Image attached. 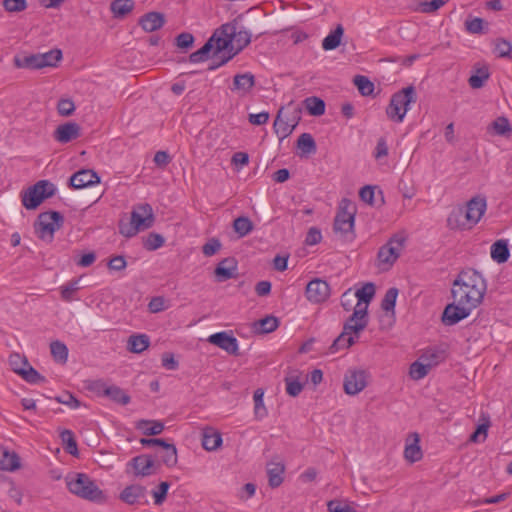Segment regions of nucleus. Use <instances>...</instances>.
Wrapping results in <instances>:
<instances>
[{
    "label": "nucleus",
    "instance_id": "obj_1",
    "mask_svg": "<svg viewBox=\"0 0 512 512\" xmlns=\"http://www.w3.org/2000/svg\"><path fill=\"white\" fill-rule=\"evenodd\" d=\"M487 284L475 269L462 270L452 284V297L456 303L469 304L476 308L483 300Z\"/></svg>",
    "mask_w": 512,
    "mask_h": 512
},
{
    "label": "nucleus",
    "instance_id": "obj_2",
    "mask_svg": "<svg viewBox=\"0 0 512 512\" xmlns=\"http://www.w3.org/2000/svg\"><path fill=\"white\" fill-rule=\"evenodd\" d=\"M67 489L77 497L95 503L106 501L104 492L85 473L72 472L65 477Z\"/></svg>",
    "mask_w": 512,
    "mask_h": 512
},
{
    "label": "nucleus",
    "instance_id": "obj_3",
    "mask_svg": "<svg viewBox=\"0 0 512 512\" xmlns=\"http://www.w3.org/2000/svg\"><path fill=\"white\" fill-rule=\"evenodd\" d=\"M416 101L417 92L414 86L410 85L399 90L391 96L390 102L386 107L387 117L395 123L403 122L410 104Z\"/></svg>",
    "mask_w": 512,
    "mask_h": 512
},
{
    "label": "nucleus",
    "instance_id": "obj_4",
    "mask_svg": "<svg viewBox=\"0 0 512 512\" xmlns=\"http://www.w3.org/2000/svg\"><path fill=\"white\" fill-rule=\"evenodd\" d=\"M355 208L347 199H343L337 212L333 229L344 241H352L354 233Z\"/></svg>",
    "mask_w": 512,
    "mask_h": 512
},
{
    "label": "nucleus",
    "instance_id": "obj_5",
    "mask_svg": "<svg viewBox=\"0 0 512 512\" xmlns=\"http://www.w3.org/2000/svg\"><path fill=\"white\" fill-rule=\"evenodd\" d=\"M63 222L64 217L60 212H43L39 214L34 223L35 233L41 240L51 243L54 239L55 231L62 226Z\"/></svg>",
    "mask_w": 512,
    "mask_h": 512
},
{
    "label": "nucleus",
    "instance_id": "obj_6",
    "mask_svg": "<svg viewBox=\"0 0 512 512\" xmlns=\"http://www.w3.org/2000/svg\"><path fill=\"white\" fill-rule=\"evenodd\" d=\"M56 187L48 180H40L22 193V204L28 210L36 209L45 199L52 197Z\"/></svg>",
    "mask_w": 512,
    "mask_h": 512
},
{
    "label": "nucleus",
    "instance_id": "obj_7",
    "mask_svg": "<svg viewBox=\"0 0 512 512\" xmlns=\"http://www.w3.org/2000/svg\"><path fill=\"white\" fill-rule=\"evenodd\" d=\"M369 374L363 369H348L344 375L343 389L347 395L355 396L368 384Z\"/></svg>",
    "mask_w": 512,
    "mask_h": 512
},
{
    "label": "nucleus",
    "instance_id": "obj_8",
    "mask_svg": "<svg viewBox=\"0 0 512 512\" xmlns=\"http://www.w3.org/2000/svg\"><path fill=\"white\" fill-rule=\"evenodd\" d=\"M405 241L404 235H393L386 244L380 247L377 254L378 260L383 264L392 265L400 256Z\"/></svg>",
    "mask_w": 512,
    "mask_h": 512
},
{
    "label": "nucleus",
    "instance_id": "obj_9",
    "mask_svg": "<svg viewBox=\"0 0 512 512\" xmlns=\"http://www.w3.org/2000/svg\"><path fill=\"white\" fill-rule=\"evenodd\" d=\"M475 309L469 304H459L454 300L448 304L442 313V322L444 325L452 326L467 318L471 311Z\"/></svg>",
    "mask_w": 512,
    "mask_h": 512
},
{
    "label": "nucleus",
    "instance_id": "obj_10",
    "mask_svg": "<svg viewBox=\"0 0 512 512\" xmlns=\"http://www.w3.org/2000/svg\"><path fill=\"white\" fill-rule=\"evenodd\" d=\"M251 42V33L245 29L237 30L235 27V36L233 39L234 49L226 57H223L218 63L210 65L208 70L212 71L217 69L218 67L226 64L229 60H231L235 55L241 52L246 46H248Z\"/></svg>",
    "mask_w": 512,
    "mask_h": 512
},
{
    "label": "nucleus",
    "instance_id": "obj_11",
    "mask_svg": "<svg viewBox=\"0 0 512 512\" xmlns=\"http://www.w3.org/2000/svg\"><path fill=\"white\" fill-rule=\"evenodd\" d=\"M305 294L310 302L322 303L330 296V286L326 281L316 278L307 284Z\"/></svg>",
    "mask_w": 512,
    "mask_h": 512
},
{
    "label": "nucleus",
    "instance_id": "obj_12",
    "mask_svg": "<svg viewBox=\"0 0 512 512\" xmlns=\"http://www.w3.org/2000/svg\"><path fill=\"white\" fill-rule=\"evenodd\" d=\"M486 207L487 203L483 197H474L467 203L466 207L464 208V215L465 220L469 224V228H472L480 221L486 210Z\"/></svg>",
    "mask_w": 512,
    "mask_h": 512
},
{
    "label": "nucleus",
    "instance_id": "obj_13",
    "mask_svg": "<svg viewBox=\"0 0 512 512\" xmlns=\"http://www.w3.org/2000/svg\"><path fill=\"white\" fill-rule=\"evenodd\" d=\"M130 219L139 231L150 228L154 222L152 207L147 203L139 205L131 212Z\"/></svg>",
    "mask_w": 512,
    "mask_h": 512
},
{
    "label": "nucleus",
    "instance_id": "obj_14",
    "mask_svg": "<svg viewBox=\"0 0 512 512\" xmlns=\"http://www.w3.org/2000/svg\"><path fill=\"white\" fill-rule=\"evenodd\" d=\"M100 183V177L91 169H81L69 178V186L73 189H82Z\"/></svg>",
    "mask_w": 512,
    "mask_h": 512
},
{
    "label": "nucleus",
    "instance_id": "obj_15",
    "mask_svg": "<svg viewBox=\"0 0 512 512\" xmlns=\"http://www.w3.org/2000/svg\"><path fill=\"white\" fill-rule=\"evenodd\" d=\"M129 465L132 466L135 475L150 476L156 473V463L153 455L142 454L132 458Z\"/></svg>",
    "mask_w": 512,
    "mask_h": 512
},
{
    "label": "nucleus",
    "instance_id": "obj_16",
    "mask_svg": "<svg viewBox=\"0 0 512 512\" xmlns=\"http://www.w3.org/2000/svg\"><path fill=\"white\" fill-rule=\"evenodd\" d=\"M208 341L223 349L231 355H238V341L237 339L227 334L226 332H218L209 336Z\"/></svg>",
    "mask_w": 512,
    "mask_h": 512
},
{
    "label": "nucleus",
    "instance_id": "obj_17",
    "mask_svg": "<svg viewBox=\"0 0 512 512\" xmlns=\"http://www.w3.org/2000/svg\"><path fill=\"white\" fill-rule=\"evenodd\" d=\"M283 112L284 107H282L278 111L276 119L273 124L274 131L278 135L280 140L288 137L293 132L298 123L297 119H299L298 115H296L292 120H290L289 118L284 119Z\"/></svg>",
    "mask_w": 512,
    "mask_h": 512
},
{
    "label": "nucleus",
    "instance_id": "obj_18",
    "mask_svg": "<svg viewBox=\"0 0 512 512\" xmlns=\"http://www.w3.org/2000/svg\"><path fill=\"white\" fill-rule=\"evenodd\" d=\"M238 263L234 257L221 260L215 268V276L219 282H223L237 276Z\"/></svg>",
    "mask_w": 512,
    "mask_h": 512
},
{
    "label": "nucleus",
    "instance_id": "obj_19",
    "mask_svg": "<svg viewBox=\"0 0 512 512\" xmlns=\"http://www.w3.org/2000/svg\"><path fill=\"white\" fill-rule=\"evenodd\" d=\"M154 459L157 458L161 463L167 467H174L177 464V449L174 444L168 443L165 440L160 445L159 449L153 455Z\"/></svg>",
    "mask_w": 512,
    "mask_h": 512
},
{
    "label": "nucleus",
    "instance_id": "obj_20",
    "mask_svg": "<svg viewBox=\"0 0 512 512\" xmlns=\"http://www.w3.org/2000/svg\"><path fill=\"white\" fill-rule=\"evenodd\" d=\"M80 136V126L75 122H68L59 125L55 132L54 138L60 143H68Z\"/></svg>",
    "mask_w": 512,
    "mask_h": 512
},
{
    "label": "nucleus",
    "instance_id": "obj_21",
    "mask_svg": "<svg viewBox=\"0 0 512 512\" xmlns=\"http://www.w3.org/2000/svg\"><path fill=\"white\" fill-rule=\"evenodd\" d=\"M146 488L144 486L133 484L124 488L120 493V499L129 505L141 503L145 499Z\"/></svg>",
    "mask_w": 512,
    "mask_h": 512
},
{
    "label": "nucleus",
    "instance_id": "obj_22",
    "mask_svg": "<svg viewBox=\"0 0 512 512\" xmlns=\"http://www.w3.org/2000/svg\"><path fill=\"white\" fill-rule=\"evenodd\" d=\"M209 39H213L214 44L213 61L210 65L218 63L223 57H226L225 53H228L229 55L231 52H233L234 44H231L229 39L225 40L218 38L217 32H214V34Z\"/></svg>",
    "mask_w": 512,
    "mask_h": 512
},
{
    "label": "nucleus",
    "instance_id": "obj_23",
    "mask_svg": "<svg viewBox=\"0 0 512 512\" xmlns=\"http://www.w3.org/2000/svg\"><path fill=\"white\" fill-rule=\"evenodd\" d=\"M165 24L164 14L160 12H148L144 14L140 20L139 25L146 32H153L160 29Z\"/></svg>",
    "mask_w": 512,
    "mask_h": 512
},
{
    "label": "nucleus",
    "instance_id": "obj_24",
    "mask_svg": "<svg viewBox=\"0 0 512 512\" xmlns=\"http://www.w3.org/2000/svg\"><path fill=\"white\" fill-rule=\"evenodd\" d=\"M285 466L281 462H270L267 465L268 483L271 488H277L283 483Z\"/></svg>",
    "mask_w": 512,
    "mask_h": 512
},
{
    "label": "nucleus",
    "instance_id": "obj_25",
    "mask_svg": "<svg viewBox=\"0 0 512 512\" xmlns=\"http://www.w3.org/2000/svg\"><path fill=\"white\" fill-rule=\"evenodd\" d=\"M490 254L491 258L498 264L505 263L510 256L507 240L500 239L493 243Z\"/></svg>",
    "mask_w": 512,
    "mask_h": 512
},
{
    "label": "nucleus",
    "instance_id": "obj_26",
    "mask_svg": "<svg viewBox=\"0 0 512 512\" xmlns=\"http://www.w3.org/2000/svg\"><path fill=\"white\" fill-rule=\"evenodd\" d=\"M447 226L452 230L469 228V224L465 220L464 207H457L450 212L447 218Z\"/></svg>",
    "mask_w": 512,
    "mask_h": 512
},
{
    "label": "nucleus",
    "instance_id": "obj_27",
    "mask_svg": "<svg viewBox=\"0 0 512 512\" xmlns=\"http://www.w3.org/2000/svg\"><path fill=\"white\" fill-rule=\"evenodd\" d=\"M150 339L146 334H134L128 338L127 350L131 353H142L149 347Z\"/></svg>",
    "mask_w": 512,
    "mask_h": 512
},
{
    "label": "nucleus",
    "instance_id": "obj_28",
    "mask_svg": "<svg viewBox=\"0 0 512 512\" xmlns=\"http://www.w3.org/2000/svg\"><path fill=\"white\" fill-rule=\"evenodd\" d=\"M13 62L16 68L30 70L42 69L38 53L15 56Z\"/></svg>",
    "mask_w": 512,
    "mask_h": 512
},
{
    "label": "nucleus",
    "instance_id": "obj_29",
    "mask_svg": "<svg viewBox=\"0 0 512 512\" xmlns=\"http://www.w3.org/2000/svg\"><path fill=\"white\" fill-rule=\"evenodd\" d=\"M222 444V436L212 428L205 429L202 437V446L207 451H214Z\"/></svg>",
    "mask_w": 512,
    "mask_h": 512
},
{
    "label": "nucleus",
    "instance_id": "obj_30",
    "mask_svg": "<svg viewBox=\"0 0 512 512\" xmlns=\"http://www.w3.org/2000/svg\"><path fill=\"white\" fill-rule=\"evenodd\" d=\"M255 85V77L252 73L236 74L233 79L232 90L249 92Z\"/></svg>",
    "mask_w": 512,
    "mask_h": 512
},
{
    "label": "nucleus",
    "instance_id": "obj_31",
    "mask_svg": "<svg viewBox=\"0 0 512 512\" xmlns=\"http://www.w3.org/2000/svg\"><path fill=\"white\" fill-rule=\"evenodd\" d=\"M344 33V28L341 24H338L336 28L331 31L322 41V48L325 51L336 49L340 43Z\"/></svg>",
    "mask_w": 512,
    "mask_h": 512
},
{
    "label": "nucleus",
    "instance_id": "obj_32",
    "mask_svg": "<svg viewBox=\"0 0 512 512\" xmlns=\"http://www.w3.org/2000/svg\"><path fill=\"white\" fill-rule=\"evenodd\" d=\"M133 0H113L110 9L116 18H123L129 14L134 8Z\"/></svg>",
    "mask_w": 512,
    "mask_h": 512
},
{
    "label": "nucleus",
    "instance_id": "obj_33",
    "mask_svg": "<svg viewBox=\"0 0 512 512\" xmlns=\"http://www.w3.org/2000/svg\"><path fill=\"white\" fill-rule=\"evenodd\" d=\"M20 467V458L15 453L7 450H1L0 469L14 471Z\"/></svg>",
    "mask_w": 512,
    "mask_h": 512
},
{
    "label": "nucleus",
    "instance_id": "obj_34",
    "mask_svg": "<svg viewBox=\"0 0 512 512\" xmlns=\"http://www.w3.org/2000/svg\"><path fill=\"white\" fill-rule=\"evenodd\" d=\"M137 429L143 431L144 435L154 436L161 434L164 430V424L160 421L154 420H140L136 425Z\"/></svg>",
    "mask_w": 512,
    "mask_h": 512
},
{
    "label": "nucleus",
    "instance_id": "obj_35",
    "mask_svg": "<svg viewBox=\"0 0 512 512\" xmlns=\"http://www.w3.org/2000/svg\"><path fill=\"white\" fill-rule=\"evenodd\" d=\"M41 67H56L62 59V51L60 49H52L45 53H38Z\"/></svg>",
    "mask_w": 512,
    "mask_h": 512
},
{
    "label": "nucleus",
    "instance_id": "obj_36",
    "mask_svg": "<svg viewBox=\"0 0 512 512\" xmlns=\"http://www.w3.org/2000/svg\"><path fill=\"white\" fill-rule=\"evenodd\" d=\"M489 130H492L495 135L509 137L512 134V127L506 117L496 118L490 125Z\"/></svg>",
    "mask_w": 512,
    "mask_h": 512
},
{
    "label": "nucleus",
    "instance_id": "obj_37",
    "mask_svg": "<svg viewBox=\"0 0 512 512\" xmlns=\"http://www.w3.org/2000/svg\"><path fill=\"white\" fill-rule=\"evenodd\" d=\"M412 436L414 437V442L406 445L404 450V456L408 461L414 463L422 458V451L420 446L418 445L419 435L417 433H413Z\"/></svg>",
    "mask_w": 512,
    "mask_h": 512
},
{
    "label": "nucleus",
    "instance_id": "obj_38",
    "mask_svg": "<svg viewBox=\"0 0 512 512\" xmlns=\"http://www.w3.org/2000/svg\"><path fill=\"white\" fill-rule=\"evenodd\" d=\"M305 108L312 116H321L325 113V102L318 97L312 96L304 100Z\"/></svg>",
    "mask_w": 512,
    "mask_h": 512
},
{
    "label": "nucleus",
    "instance_id": "obj_39",
    "mask_svg": "<svg viewBox=\"0 0 512 512\" xmlns=\"http://www.w3.org/2000/svg\"><path fill=\"white\" fill-rule=\"evenodd\" d=\"M105 397L121 405H127L131 400L130 396L116 385L108 386Z\"/></svg>",
    "mask_w": 512,
    "mask_h": 512
},
{
    "label": "nucleus",
    "instance_id": "obj_40",
    "mask_svg": "<svg viewBox=\"0 0 512 512\" xmlns=\"http://www.w3.org/2000/svg\"><path fill=\"white\" fill-rule=\"evenodd\" d=\"M233 229L239 237H245L252 232L254 225L248 217L240 216L233 221Z\"/></svg>",
    "mask_w": 512,
    "mask_h": 512
},
{
    "label": "nucleus",
    "instance_id": "obj_41",
    "mask_svg": "<svg viewBox=\"0 0 512 512\" xmlns=\"http://www.w3.org/2000/svg\"><path fill=\"white\" fill-rule=\"evenodd\" d=\"M375 295V285L371 282L366 283L362 288L358 289L353 296L358 299V303L362 306V302L365 303L364 306L368 307L369 302L373 299Z\"/></svg>",
    "mask_w": 512,
    "mask_h": 512
},
{
    "label": "nucleus",
    "instance_id": "obj_42",
    "mask_svg": "<svg viewBox=\"0 0 512 512\" xmlns=\"http://www.w3.org/2000/svg\"><path fill=\"white\" fill-rule=\"evenodd\" d=\"M464 24L466 31L471 34H483L488 30V23L479 17L467 18Z\"/></svg>",
    "mask_w": 512,
    "mask_h": 512
},
{
    "label": "nucleus",
    "instance_id": "obj_43",
    "mask_svg": "<svg viewBox=\"0 0 512 512\" xmlns=\"http://www.w3.org/2000/svg\"><path fill=\"white\" fill-rule=\"evenodd\" d=\"M356 342L353 336H347L342 331L341 334L333 341L329 347V352L334 354L340 350L351 347Z\"/></svg>",
    "mask_w": 512,
    "mask_h": 512
},
{
    "label": "nucleus",
    "instance_id": "obj_44",
    "mask_svg": "<svg viewBox=\"0 0 512 512\" xmlns=\"http://www.w3.org/2000/svg\"><path fill=\"white\" fill-rule=\"evenodd\" d=\"M297 148L300 149L303 154H313L317 150V146L314 138L309 133H302L297 140Z\"/></svg>",
    "mask_w": 512,
    "mask_h": 512
},
{
    "label": "nucleus",
    "instance_id": "obj_45",
    "mask_svg": "<svg viewBox=\"0 0 512 512\" xmlns=\"http://www.w3.org/2000/svg\"><path fill=\"white\" fill-rule=\"evenodd\" d=\"M50 350L55 361L66 363L68 359V348L63 342L59 340L52 341L50 343Z\"/></svg>",
    "mask_w": 512,
    "mask_h": 512
},
{
    "label": "nucleus",
    "instance_id": "obj_46",
    "mask_svg": "<svg viewBox=\"0 0 512 512\" xmlns=\"http://www.w3.org/2000/svg\"><path fill=\"white\" fill-rule=\"evenodd\" d=\"M60 438L65 444V450L72 456H78L77 442L74 438V434L71 430L64 429L60 432Z\"/></svg>",
    "mask_w": 512,
    "mask_h": 512
},
{
    "label": "nucleus",
    "instance_id": "obj_47",
    "mask_svg": "<svg viewBox=\"0 0 512 512\" xmlns=\"http://www.w3.org/2000/svg\"><path fill=\"white\" fill-rule=\"evenodd\" d=\"M264 391L262 389H257L254 392L253 400H254V414L256 419L261 420L265 418L268 414V411L264 405L263 401Z\"/></svg>",
    "mask_w": 512,
    "mask_h": 512
},
{
    "label": "nucleus",
    "instance_id": "obj_48",
    "mask_svg": "<svg viewBox=\"0 0 512 512\" xmlns=\"http://www.w3.org/2000/svg\"><path fill=\"white\" fill-rule=\"evenodd\" d=\"M213 47V39H209L200 49L190 54V62L200 63L207 60L210 52L213 50Z\"/></svg>",
    "mask_w": 512,
    "mask_h": 512
},
{
    "label": "nucleus",
    "instance_id": "obj_49",
    "mask_svg": "<svg viewBox=\"0 0 512 512\" xmlns=\"http://www.w3.org/2000/svg\"><path fill=\"white\" fill-rule=\"evenodd\" d=\"M255 326L260 333L267 334L275 331L278 328L279 320L274 316H266L256 322Z\"/></svg>",
    "mask_w": 512,
    "mask_h": 512
},
{
    "label": "nucleus",
    "instance_id": "obj_50",
    "mask_svg": "<svg viewBox=\"0 0 512 512\" xmlns=\"http://www.w3.org/2000/svg\"><path fill=\"white\" fill-rule=\"evenodd\" d=\"M286 392L292 397L298 396L303 390V383L299 380L298 376L290 375L286 376L285 379Z\"/></svg>",
    "mask_w": 512,
    "mask_h": 512
},
{
    "label": "nucleus",
    "instance_id": "obj_51",
    "mask_svg": "<svg viewBox=\"0 0 512 512\" xmlns=\"http://www.w3.org/2000/svg\"><path fill=\"white\" fill-rule=\"evenodd\" d=\"M433 366V362H428L427 364H422L418 361L414 362L410 366L409 374L412 379L420 380L424 378L428 373L431 367Z\"/></svg>",
    "mask_w": 512,
    "mask_h": 512
},
{
    "label": "nucleus",
    "instance_id": "obj_52",
    "mask_svg": "<svg viewBox=\"0 0 512 512\" xmlns=\"http://www.w3.org/2000/svg\"><path fill=\"white\" fill-rule=\"evenodd\" d=\"M353 82L363 96H369L374 91V84L366 76L356 75Z\"/></svg>",
    "mask_w": 512,
    "mask_h": 512
},
{
    "label": "nucleus",
    "instance_id": "obj_53",
    "mask_svg": "<svg viewBox=\"0 0 512 512\" xmlns=\"http://www.w3.org/2000/svg\"><path fill=\"white\" fill-rule=\"evenodd\" d=\"M397 296H398V289L395 287L389 288L386 291L384 298L382 299L381 308L385 312H390V311L394 312Z\"/></svg>",
    "mask_w": 512,
    "mask_h": 512
},
{
    "label": "nucleus",
    "instance_id": "obj_54",
    "mask_svg": "<svg viewBox=\"0 0 512 512\" xmlns=\"http://www.w3.org/2000/svg\"><path fill=\"white\" fill-rule=\"evenodd\" d=\"M489 76L487 68H480L477 69L476 74L470 76L468 83L473 89H479L484 86V83L488 80Z\"/></svg>",
    "mask_w": 512,
    "mask_h": 512
},
{
    "label": "nucleus",
    "instance_id": "obj_55",
    "mask_svg": "<svg viewBox=\"0 0 512 512\" xmlns=\"http://www.w3.org/2000/svg\"><path fill=\"white\" fill-rule=\"evenodd\" d=\"M362 320H364L365 323H368L369 321L367 306H361L360 304H356L352 315L346 320L345 323H362Z\"/></svg>",
    "mask_w": 512,
    "mask_h": 512
},
{
    "label": "nucleus",
    "instance_id": "obj_56",
    "mask_svg": "<svg viewBox=\"0 0 512 512\" xmlns=\"http://www.w3.org/2000/svg\"><path fill=\"white\" fill-rule=\"evenodd\" d=\"M79 280H72L61 287V298L65 302H71L75 299L74 295L79 290Z\"/></svg>",
    "mask_w": 512,
    "mask_h": 512
},
{
    "label": "nucleus",
    "instance_id": "obj_57",
    "mask_svg": "<svg viewBox=\"0 0 512 512\" xmlns=\"http://www.w3.org/2000/svg\"><path fill=\"white\" fill-rule=\"evenodd\" d=\"M165 239L158 233H150L144 241V248L148 251H155L164 245Z\"/></svg>",
    "mask_w": 512,
    "mask_h": 512
},
{
    "label": "nucleus",
    "instance_id": "obj_58",
    "mask_svg": "<svg viewBox=\"0 0 512 512\" xmlns=\"http://www.w3.org/2000/svg\"><path fill=\"white\" fill-rule=\"evenodd\" d=\"M20 376L31 384H36L45 380V378L38 373L30 364L26 366L23 371H20Z\"/></svg>",
    "mask_w": 512,
    "mask_h": 512
},
{
    "label": "nucleus",
    "instance_id": "obj_59",
    "mask_svg": "<svg viewBox=\"0 0 512 512\" xmlns=\"http://www.w3.org/2000/svg\"><path fill=\"white\" fill-rule=\"evenodd\" d=\"M9 363L12 370L20 375V371H23L26 366H29V362L25 357H22L18 353L11 354L9 357Z\"/></svg>",
    "mask_w": 512,
    "mask_h": 512
},
{
    "label": "nucleus",
    "instance_id": "obj_60",
    "mask_svg": "<svg viewBox=\"0 0 512 512\" xmlns=\"http://www.w3.org/2000/svg\"><path fill=\"white\" fill-rule=\"evenodd\" d=\"M3 8L10 13L22 12L27 8L26 0H3Z\"/></svg>",
    "mask_w": 512,
    "mask_h": 512
},
{
    "label": "nucleus",
    "instance_id": "obj_61",
    "mask_svg": "<svg viewBox=\"0 0 512 512\" xmlns=\"http://www.w3.org/2000/svg\"><path fill=\"white\" fill-rule=\"evenodd\" d=\"M108 385L103 380H91L86 382V389L96 394L97 396L106 395Z\"/></svg>",
    "mask_w": 512,
    "mask_h": 512
},
{
    "label": "nucleus",
    "instance_id": "obj_62",
    "mask_svg": "<svg viewBox=\"0 0 512 512\" xmlns=\"http://www.w3.org/2000/svg\"><path fill=\"white\" fill-rule=\"evenodd\" d=\"M169 487H170V484L168 482L164 481L158 485L157 490H154L152 492L153 497H154V503L156 505H161L165 501Z\"/></svg>",
    "mask_w": 512,
    "mask_h": 512
},
{
    "label": "nucleus",
    "instance_id": "obj_63",
    "mask_svg": "<svg viewBox=\"0 0 512 512\" xmlns=\"http://www.w3.org/2000/svg\"><path fill=\"white\" fill-rule=\"evenodd\" d=\"M139 232L137 226L134 225L132 220L123 221L119 223V233L127 238L135 236Z\"/></svg>",
    "mask_w": 512,
    "mask_h": 512
},
{
    "label": "nucleus",
    "instance_id": "obj_64",
    "mask_svg": "<svg viewBox=\"0 0 512 512\" xmlns=\"http://www.w3.org/2000/svg\"><path fill=\"white\" fill-rule=\"evenodd\" d=\"M496 51L499 57L512 58V44L505 39H499L497 41Z\"/></svg>",
    "mask_w": 512,
    "mask_h": 512
}]
</instances>
